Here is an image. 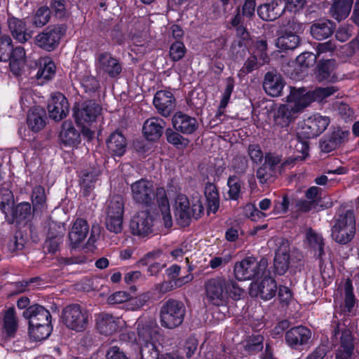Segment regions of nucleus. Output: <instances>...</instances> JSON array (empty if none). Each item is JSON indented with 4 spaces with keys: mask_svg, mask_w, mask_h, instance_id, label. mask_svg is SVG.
Instances as JSON below:
<instances>
[{
    "mask_svg": "<svg viewBox=\"0 0 359 359\" xmlns=\"http://www.w3.org/2000/svg\"><path fill=\"white\" fill-rule=\"evenodd\" d=\"M130 191L133 201L137 203L145 205H150L156 196L164 226L166 228L172 226V219L170 205L165 190L163 188H157L156 193H154L152 182L145 179H140L130 185Z\"/></svg>",
    "mask_w": 359,
    "mask_h": 359,
    "instance_id": "f257e3e1",
    "label": "nucleus"
},
{
    "mask_svg": "<svg viewBox=\"0 0 359 359\" xmlns=\"http://www.w3.org/2000/svg\"><path fill=\"white\" fill-rule=\"evenodd\" d=\"M205 294L208 301L215 306L226 305L229 299L238 300L244 294V290L232 279L215 277L205 284Z\"/></svg>",
    "mask_w": 359,
    "mask_h": 359,
    "instance_id": "f03ea898",
    "label": "nucleus"
},
{
    "mask_svg": "<svg viewBox=\"0 0 359 359\" xmlns=\"http://www.w3.org/2000/svg\"><path fill=\"white\" fill-rule=\"evenodd\" d=\"M90 318L89 311L77 304L66 306L61 314L62 323L66 327L78 332L87 329Z\"/></svg>",
    "mask_w": 359,
    "mask_h": 359,
    "instance_id": "7ed1b4c3",
    "label": "nucleus"
},
{
    "mask_svg": "<svg viewBox=\"0 0 359 359\" xmlns=\"http://www.w3.org/2000/svg\"><path fill=\"white\" fill-rule=\"evenodd\" d=\"M355 220L353 210H346L339 214L332 229V237L339 244H346L354 236Z\"/></svg>",
    "mask_w": 359,
    "mask_h": 359,
    "instance_id": "20e7f679",
    "label": "nucleus"
},
{
    "mask_svg": "<svg viewBox=\"0 0 359 359\" xmlns=\"http://www.w3.org/2000/svg\"><path fill=\"white\" fill-rule=\"evenodd\" d=\"M184 314L185 307L182 302L169 299L161 308V325L168 329H174L182 323Z\"/></svg>",
    "mask_w": 359,
    "mask_h": 359,
    "instance_id": "39448f33",
    "label": "nucleus"
},
{
    "mask_svg": "<svg viewBox=\"0 0 359 359\" xmlns=\"http://www.w3.org/2000/svg\"><path fill=\"white\" fill-rule=\"evenodd\" d=\"M267 265L265 259L258 262L255 257H248L235 264L234 276L238 280H251L263 274Z\"/></svg>",
    "mask_w": 359,
    "mask_h": 359,
    "instance_id": "423d86ee",
    "label": "nucleus"
},
{
    "mask_svg": "<svg viewBox=\"0 0 359 359\" xmlns=\"http://www.w3.org/2000/svg\"><path fill=\"white\" fill-rule=\"evenodd\" d=\"M203 207L200 201L197 199L190 207L188 198L182 194H179L175 198V217L177 222L183 226L189 225L191 217H198L203 212Z\"/></svg>",
    "mask_w": 359,
    "mask_h": 359,
    "instance_id": "0eeeda50",
    "label": "nucleus"
},
{
    "mask_svg": "<svg viewBox=\"0 0 359 359\" xmlns=\"http://www.w3.org/2000/svg\"><path fill=\"white\" fill-rule=\"evenodd\" d=\"M332 340L333 343L339 341L335 359H351L354 350L353 338L351 330L344 325L338 324L332 331Z\"/></svg>",
    "mask_w": 359,
    "mask_h": 359,
    "instance_id": "6e6552de",
    "label": "nucleus"
},
{
    "mask_svg": "<svg viewBox=\"0 0 359 359\" xmlns=\"http://www.w3.org/2000/svg\"><path fill=\"white\" fill-rule=\"evenodd\" d=\"M67 27L65 25L48 26L34 37L35 44L47 51L55 50L59 45L62 37L65 34Z\"/></svg>",
    "mask_w": 359,
    "mask_h": 359,
    "instance_id": "1a4fd4ad",
    "label": "nucleus"
},
{
    "mask_svg": "<svg viewBox=\"0 0 359 359\" xmlns=\"http://www.w3.org/2000/svg\"><path fill=\"white\" fill-rule=\"evenodd\" d=\"M137 342L140 344L156 342L160 336V328L156 320L150 316H140L137 322Z\"/></svg>",
    "mask_w": 359,
    "mask_h": 359,
    "instance_id": "9d476101",
    "label": "nucleus"
},
{
    "mask_svg": "<svg viewBox=\"0 0 359 359\" xmlns=\"http://www.w3.org/2000/svg\"><path fill=\"white\" fill-rule=\"evenodd\" d=\"M102 107L93 100L76 103L73 115L77 125H92L100 114Z\"/></svg>",
    "mask_w": 359,
    "mask_h": 359,
    "instance_id": "9b49d317",
    "label": "nucleus"
},
{
    "mask_svg": "<svg viewBox=\"0 0 359 359\" xmlns=\"http://www.w3.org/2000/svg\"><path fill=\"white\" fill-rule=\"evenodd\" d=\"M154 217L147 211H140L130 220L131 233L137 236L144 238L153 233Z\"/></svg>",
    "mask_w": 359,
    "mask_h": 359,
    "instance_id": "f8f14e48",
    "label": "nucleus"
},
{
    "mask_svg": "<svg viewBox=\"0 0 359 359\" xmlns=\"http://www.w3.org/2000/svg\"><path fill=\"white\" fill-rule=\"evenodd\" d=\"M125 325V321L107 313H101L96 318L97 330L102 334L111 335Z\"/></svg>",
    "mask_w": 359,
    "mask_h": 359,
    "instance_id": "ddd939ff",
    "label": "nucleus"
},
{
    "mask_svg": "<svg viewBox=\"0 0 359 359\" xmlns=\"http://www.w3.org/2000/svg\"><path fill=\"white\" fill-rule=\"evenodd\" d=\"M330 122L328 116L316 114L304 121L303 133L308 138L318 136L327 128Z\"/></svg>",
    "mask_w": 359,
    "mask_h": 359,
    "instance_id": "4468645a",
    "label": "nucleus"
},
{
    "mask_svg": "<svg viewBox=\"0 0 359 359\" xmlns=\"http://www.w3.org/2000/svg\"><path fill=\"white\" fill-rule=\"evenodd\" d=\"M96 69L99 74H107L112 78L117 76L122 70L118 60L108 53H102L97 55Z\"/></svg>",
    "mask_w": 359,
    "mask_h": 359,
    "instance_id": "2eb2a0df",
    "label": "nucleus"
},
{
    "mask_svg": "<svg viewBox=\"0 0 359 359\" xmlns=\"http://www.w3.org/2000/svg\"><path fill=\"white\" fill-rule=\"evenodd\" d=\"M311 334L304 326L294 327L285 333V341L290 348L297 350L309 344Z\"/></svg>",
    "mask_w": 359,
    "mask_h": 359,
    "instance_id": "dca6fc26",
    "label": "nucleus"
},
{
    "mask_svg": "<svg viewBox=\"0 0 359 359\" xmlns=\"http://www.w3.org/2000/svg\"><path fill=\"white\" fill-rule=\"evenodd\" d=\"M49 116L55 121H59L66 117L69 112V104L67 98L60 93L51 95L48 104Z\"/></svg>",
    "mask_w": 359,
    "mask_h": 359,
    "instance_id": "f3484780",
    "label": "nucleus"
},
{
    "mask_svg": "<svg viewBox=\"0 0 359 359\" xmlns=\"http://www.w3.org/2000/svg\"><path fill=\"white\" fill-rule=\"evenodd\" d=\"M153 103L161 116L168 117L174 111L176 100L171 92L159 90L155 94Z\"/></svg>",
    "mask_w": 359,
    "mask_h": 359,
    "instance_id": "a211bd4d",
    "label": "nucleus"
},
{
    "mask_svg": "<svg viewBox=\"0 0 359 359\" xmlns=\"http://www.w3.org/2000/svg\"><path fill=\"white\" fill-rule=\"evenodd\" d=\"M277 292L276 280L269 276H265L259 283L251 285L250 294L259 296L264 300L273 298Z\"/></svg>",
    "mask_w": 359,
    "mask_h": 359,
    "instance_id": "6ab92c4d",
    "label": "nucleus"
},
{
    "mask_svg": "<svg viewBox=\"0 0 359 359\" xmlns=\"http://www.w3.org/2000/svg\"><path fill=\"white\" fill-rule=\"evenodd\" d=\"M22 316L29 320V326H36L41 324H50L51 316L43 306L33 305L24 311Z\"/></svg>",
    "mask_w": 359,
    "mask_h": 359,
    "instance_id": "aec40b11",
    "label": "nucleus"
},
{
    "mask_svg": "<svg viewBox=\"0 0 359 359\" xmlns=\"http://www.w3.org/2000/svg\"><path fill=\"white\" fill-rule=\"evenodd\" d=\"M285 9V1L283 0H273L259 6L257 14L263 20L273 21L279 18Z\"/></svg>",
    "mask_w": 359,
    "mask_h": 359,
    "instance_id": "412c9836",
    "label": "nucleus"
},
{
    "mask_svg": "<svg viewBox=\"0 0 359 359\" xmlns=\"http://www.w3.org/2000/svg\"><path fill=\"white\" fill-rule=\"evenodd\" d=\"M173 128L177 132L185 135L194 133L198 127L197 120L182 112H177L172 118Z\"/></svg>",
    "mask_w": 359,
    "mask_h": 359,
    "instance_id": "4be33fe9",
    "label": "nucleus"
},
{
    "mask_svg": "<svg viewBox=\"0 0 359 359\" xmlns=\"http://www.w3.org/2000/svg\"><path fill=\"white\" fill-rule=\"evenodd\" d=\"M290 243L281 240L274 258V270L278 275H283L288 269L290 261Z\"/></svg>",
    "mask_w": 359,
    "mask_h": 359,
    "instance_id": "5701e85b",
    "label": "nucleus"
},
{
    "mask_svg": "<svg viewBox=\"0 0 359 359\" xmlns=\"http://www.w3.org/2000/svg\"><path fill=\"white\" fill-rule=\"evenodd\" d=\"M285 101L291 104L300 113L309 106L312 102V98H311L309 91H306V89L292 88Z\"/></svg>",
    "mask_w": 359,
    "mask_h": 359,
    "instance_id": "b1692460",
    "label": "nucleus"
},
{
    "mask_svg": "<svg viewBox=\"0 0 359 359\" xmlns=\"http://www.w3.org/2000/svg\"><path fill=\"white\" fill-rule=\"evenodd\" d=\"M299 112L291 105V104L286 102L285 104H281L276 110L273 116L274 122L277 126L285 128L293 121Z\"/></svg>",
    "mask_w": 359,
    "mask_h": 359,
    "instance_id": "393cba45",
    "label": "nucleus"
},
{
    "mask_svg": "<svg viewBox=\"0 0 359 359\" xmlns=\"http://www.w3.org/2000/svg\"><path fill=\"white\" fill-rule=\"evenodd\" d=\"M89 232V226L83 219H77L69 233V240L72 248H76L83 242Z\"/></svg>",
    "mask_w": 359,
    "mask_h": 359,
    "instance_id": "a878e982",
    "label": "nucleus"
},
{
    "mask_svg": "<svg viewBox=\"0 0 359 359\" xmlns=\"http://www.w3.org/2000/svg\"><path fill=\"white\" fill-rule=\"evenodd\" d=\"M165 121L158 117H151L145 121L143 125L144 136L149 141L157 140L163 134Z\"/></svg>",
    "mask_w": 359,
    "mask_h": 359,
    "instance_id": "bb28decb",
    "label": "nucleus"
},
{
    "mask_svg": "<svg viewBox=\"0 0 359 359\" xmlns=\"http://www.w3.org/2000/svg\"><path fill=\"white\" fill-rule=\"evenodd\" d=\"M284 86L285 82L280 74L273 72L265 74L263 88L270 96H280Z\"/></svg>",
    "mask_w": 359,
    "mask_h": 359,
    "instance_id": "cd10ccee",
    "label": "nucleus"
},
{
    "mask_svg": "<svg viewBox=\"0 0 359 359\" xmlns=\"http://www.w3.org/2000/svg\"><path fill=\"white\" fill-rule=\"evenodd\" d=\"M8 26L12 36L18 41L25 43L31 39V34L27 32L26 23L23 20L14 17L9 18Z\"/></svg>",
    "mask_w": 359,
    "mask_h": 359,
    "instance_id": "c85d7f7f",
    "label": "nucleus"
},
{
    "mask_svg": "<svg viewBox=\"0 0 359 359\" xmlns=\"http://www.w3.org/2000/svg\"><path fill=\"white\" fill-rule=\"evenodd\" d=\"M107 148L112 155L121 156L126 150L127 141L123 134L118 132L113 133L107 141Z\"/></svg>",
    "mask_w": 359,
    "mask_h": 359,
    "instance_id": "c756f323",
    "label": "nucleus"
},
{
    "mask_svg": "<svg viewBox=\"0 0 359 359\" xmlns=\"http://www.w3.org/2000/svg\"><path fill=\"white\" fill-rule=\"evenodd\" d=\"M100 174V170L96 167L83 169L80 174V184L83 190V194L88 195L94 187V182Z\"/></svg>",
    "mask_w": 359,
    "mask_h": 359,
    "instance_id": "7c9ffc66",
    "label": "nucleus"
},
{
    "mask_svg": "<svg viewBox=\"0 0 359 359\" xmlns=\"http://www.w3.org/2000/svg\"><path fill=\"white\" fill-rule=\"evenodd\" d=\"M60 138L64 144L68 146H75L80 142V135L70 121L62 123Z\"/></svg>",
    "mask_w": 359,
    "mask_h": 359,
    "instance_id": "2f4dec72",
    "label": "nucleus"
},
{
    "mask_svg": "<svg viewBox=\"0 0 359 359\" xmlns=\"http://www.w3.org/2000/svg\"><path fill=\"white\" fill-rule=\"evenodd\" d=\"M333 23L328 20H319L311 27V34L317 40L328 38L334 32Z\"/></svg>",
    "mask_w": 359,
    "mask_h": 359,
    "instance_id": "473e14b6",
    "label": "nucleus"
},
{
    "mask_svg": "<svg viewBox=\"0 0 359 359\" xmlns=\"http://www.w3.org/2000/svg\"><path fill=\"white\" fill-rule=\"evenodd\" d=\"M353 0H334L330 13L332 18L341 21L348 17L351 12Z\"/></svg>",
    "mask_w": 359,
    "mask_h": 359,
    "instance_id": "72a5a7b5",
    "label": "nucleus"
},
{
    "mask_svg": "<svg viewBox=\"0 0 359 359\" xmlns=\"http://www.w3.org/2000/svg\"><path fill=\"white\" fill-rule=\"evenodd\" d=\"M46 114L43 109L36 107L30 110L27 115V125L32 130L37 132L46 125Z\"/></svg>",
    "mask_w": 359,
    "mask_h": 359,
    "instance_id": "f704fd0d",
    "label": "nucleus"
},
{
    "mask_svg": "<svg viewBox=\"0 0 359 359\" xmlns=\"http://www.w3.org/2000/svg\"><path fill=\"white\" fill-rule=\"evenodd\" d=\"M25 50L22 46H17L11 51L10 67L15 74H18L25 62Z\"/></svg>",
    "mask_w": 359,
    "mask_h": 359,
    "instance_id": "c9c22d12",
    "label": "nucleus"
},
{
    "mask_svg": "<svg viewBox=\"0 0 359 359\" xmlns=\"http://www.w3.org/2000/svg\"><path fill=\"white\" fill-rule=\"evenodd\" d=\"M32 202L33 211L35 212H43L47 209L46 196L45 189L41 186L34 188L32 194Z\"/></svg>",
    "mask_w": 359,
    "mask_h": 359,
    "instance_id": "e433bc0d",
    "label": "nucleus"
},
{
    "mask_svg": "<svg viewBox=\"0 0 359 359\" xmlns=\"http://www.w3.org/2000/svg\"><path fill=\"white\" fill-rule=\"evenodd\" d=\"M299 43L300 39L297 34L285 32L277 39L276 46L283 50H294Z\"/></svg>",
    "mask_w": 359,
    "mask_h": 359,
    "instance_id": "4c0bfd02",
    "label": "nucleus"
},
{
    "mask_svg": "<svg viewBox=\"0 0 359 359\" xmlns=\"http://www.w3.org/2000/svg\"><path fill=\"white\" fill-rule=\"evenodd\" d=\"M55 72V65L50 57H43L39 60V68L36 74L38 79H50Z\"/></svg>",
    "mask_w": 359,
    "mask_h": 359,
    "instance_id": "58836bf2",
    "label": "nucleus"
},
{
    "mask_svg": "<svg viewBox=\"0 0 359 359\" xmlns=\"http://www.w3.org/2000/svg\"><path fill=\"white\" fill-rule=\"evenodd\" d=\"M124 203L121 196H114L107 205L106 217H123Z\"/></svg>",
    "mask_w": 359,
    "mask_h": 359,
    "instance_id": "ea45409f",
    "label": "nucleus"
},
{
    "mask_svg": "<svg viewBox=\"0 0 359 359\" xmlns=\"http://www.w3.org/2000/svg\"><path fill=\"white\" fill-rule=\"evenodd\" d=\"M306 241L309 247L315 251L316 255L321 257L324 245L322 236L310 229L306 231Z\"/></svg>",
    "mask_w": 359,
    "mask_h": 359,
    "instance_id": "a19ab883",
    "label": "nucleus"
},
{
    "mask_svg": "<svg viewBox=\"0 0 359 359\" xmlns=\"http://www.w3.org/2000/svg\"><path fill=\"white\" fill-rule=\"evenodd\" d=\"M344 305L342 311L351 313L356 304V299L353 293L351 281L348 279L344 285Z\"/></svg>",
    "mask_w": 359,
    "mask_h": 359,
    "instance_id": "79ce46f5",
    "label": "nucleus"
},
{
    "mask_svg": "<svg viewBox=\"0 0 359 359\" xmlns=\"http://www.w3.org/2000/svg\"><path fill=\"white\" fill-rule=\"evenodd\" d=\"M335 62L332 60H327L321 62L318 65L317 77L319 81H333L334 76L332 75L334 69Z\"/></svg>",
    "mask_w": 359,
    "mask_h": 359,
    "instance_id": "37998d69",
    "label": "nucleus"
},
{
    "mask_svg": "<svg viewBox=\"0 0 359 359\" xmlns=\"http://www.w3.org/2000/svg\"><path fill=\"white\" fill-rule=\"evenodd\" d=\"M291 143V146L294 144L295 151L297 153H300L302 155L297 156L294 158H288L283 163L284 165H290V163H293L295 161L304 160L308 155L309 144L306 142L299 140V137H295L294 140H292Z\"/></svg>",
    "mask_w": 359,
    "mask_h": 359,
    "instance_id": "c03bdc74",
    "label": "nucleus"
},
{
    "mask_svg": "<svg viewBox=\"0 0 359 359\" xmlns=\"http://www.w3.org/2000/svg\"><path fill=\"white\" fill-rule=\"evenodd\" d=\"M52 326L50 324H41L35 326H29V333L32 338L36 341L46 339L51 333Z\"/></svg>",
    "mask_w": 359,
    "mask_h": 359,
    "instance_id": "a18cd8bd",
    "label": "nucleus"
},
{
    "mask_svg": "<svg viewBox=\"0 0 359 359\" xmlns=\"http://www.w3.org/2000/svg\"><path fill=\"white\" fill-rule=\"evenodd\" d=\"M205 195L209 210L215 212L219 205V194L216 187L212 184L207 185L205 189Z\"/></svg>",
    "mask_w": 359,
    "mask_h": 359,
    "instance_id": "49530a36",
    "label": "nucleus"
},
{
    "mask_svg": "<svg viewBox=\"0 0 359 359\" xmlns=\"http://www.w3.org/2000/svg\"><path fill=\"white\" fill-rule=\"evenodd\" d=\"M4 329L7 336H12L17 329V320L15 309L9 308L5 313L4 318Z\"/></svg>",
    "mask_w": 359,
    "mask_h": 359,
    "instance_id": "de8ad7c7",
    "label": "nucleus"
},
{
    "mask_svg": "<svg viewBox=\"0 0 359 359\" xmlns=\"http://www.w3.org/2000/svg\"><path fill=\"white\" fill-rule=\"evenodd\" d=\"M338 90L335 86H327L325 88H317L312 91H309L312 102H323L330 95Z\"/></svg>",
    "mask_w": 359,
    "mask_h": 359,
    "instance_id": "09e8293b",
    "label": "nucleus"
},
{
    "mask_svg": "<svg viewBox=\"0 0 359 359\" xmlns=\"http://www.w3.org/2000/svg\"><path fill=\"white\" fill-rule=\"evenodd\" d=\"M13 203L14 199L11 191L8 189H1L0 190V209L5 215L12 210Z\"/></svg>",
    "mask_w": 359,
    "mask_h": 359,
    "instance_id": "8fccbe9b",
    "label": "nucleus"
},
{
    "mask_svg": "<svg viewBox=\"0 0 359 359\" xmlns=\"http://www.w3.org/2000/svg\"><path fill=\"white\" fill-rule=\"evenodd\" d=\"M49 9L50 13L60 19L65 18L69 15L67 4L65 0H52Z\"/></svg>",
    "mask_w": 359,
    "mask_h": 359,
    "instance_id": "3c124183",
    "label": "nucleus"
},
{
    "mask_svg": "<svg viewBox=\"0 0 359 359\" xmlns=\"http://www.w3.org/2000/svg\"><path fill=\"white\" fill-rule=\"evenodd\" d=\"M228 196L230 199L237 200L241 192L242 182L236 176H230L228 179Z\"/></svg>",
    "mask_w": 359,
    "mask_h": 359,
    "instance_id": "603ef678",
    "label": "nucleus"
},
{
    "mask_svg": "<svg viewBox=\"0 0 359 359\" xmlns=\"http://www.w3.org/2000/svg\"><path fill=\"white\" fill-rule=\"evenodd\" d=\"M50 11L48 7H41L36 12L32 19L33 25L41 27L50 20Z\"/></svg>",
    "mask_w": 359,
    "mask_h": 359,
    "instance_id": "864d4df0",
    "label": "nucleus"
},
{
    "mask_svg": "<svg viewBox=\"0 0 359 359\" xmlns=\"http://www.w3.org/2000/svg\"><path fill=\"white\" fill-rule=\"evenodd\" d=\"M13 50L12 40L9 36L3 35L0 38V61L6 62L11 57Z\"/></svg>",
    "mask_w": 359,
    "mask_h": 359,
    "instance_id": "5fc2aeb1",
    "label": "nucleus"
},
{
    "mask_svg": "<svg viewBox=\"0 0 359 359\" xmlns=\"http://www.w3.org/2000/svg\"><path fill=\"white\" fill-rule=\"evenodd\" d=\"M140 353L142 359H158V351L156 349L155 342H150L143 344H140Z\"/></svg>",
    "mask_w": 359,
    "mask_h": 359,
    "instance_id": "6e6d98bb",
    "label": "nucleus"
},
{
    "mask_svg": "<svg viewBox=\"0 0 359 359\" xmlns=\"http://www.w3.org/2000/svg\"><path fill=\"white\" fill-rule=\"evenodd\" d=\"M123 217H110L105 218V226L114 233H120L123 230Z\"/></svg>",
    "mask_w": 359,
    "mask_h": 359,
    "instance_id": "4d7b16f0",
    "label": "nucleus"
},
{
    "mask_svg": "<svg viewBox=\"0 0 359 359\" xmlns=\"http://www.w3.org/2000/svg\"><path fill=\"white\" fill-rule=\"evenodd\" d=\"M186 48L184 43L177 41L173 43L170 48L169 55L173 61H179L185 55Z\"/></svg>",
    "mask_w": 359,
    "mask_h": 359,
    "instance_id": "13d9d810",
    "label": "nucleus"
},
{
    "mask_svg": "<svg viewBox=\"0 0 359 359\" xmlns=\"http://www.w3.org/2000/svg\"><path fill=\"white\" fill-rule=\"evenodd\" d=\"M349 135L350 133L348 130L337 128L332 133L330 137L332 140L334 144L339 147L348 141Z\"/></svg>",
    "mask_w": 359,
    "mask_h": 359,
    "instance_id": "bf43d9fd",
    "label": "nucleus"
},
{
    "mask_svg": "<svg viewBox=\"0 0 359 359\" xmlns=\"http://www.w3.org/2000/svg\"><path fill=\"white\" fill-rule=\"evenodd\" d=\"M31 215V205L28 202H22L19 203L15 208L13 216L19 219L22 220L27 219Z\"/></svg>",
    "mask_w": 359,
    "mask_h": 359,
    "instance_id": "052dcab7",
    "label": "nucleus"
},
{
    "mask_svg": "<svg viewBox=\"0 0 359 359\" xmlns=\"http://www.w3.org/2000/svg\"><path fill=\"white\" fill-rule=\"evenodd\" d=\"M232 259L230 253H222L220 256L212 257L209 261L208 265L212 269L226 266Z\"/></svg>",
    "mask_w": 359,
    "mask_h": 359,
    "instance_id": "680f3d73",
    "label": "nucleus"
},
{
    "mask_svg": "<svg viewBox=\"0 0 359 359\" xmlns=\"http://www.w3.org/2000/svg\"><path fill=\"white\" fill-rule=\"evenodd\" d=\"M254 54L259 57V60H262V64L268 62L269 57L266 54L267 43L266 40L261 39L255 42Z\"/></svg>",
    "mask_w": 359,
    "mask_h": 359,
    "instance_id": "e2e57ef3",
    "label": "nucleus"
},
{
    "mask_svg": "<svg viewBox=\"0 0 359 359\" xmlns=\"http://www.w3.org/2000/svg\"><path fill=\"white\" fill-rule=\"evenodd\" d=\"M234 88V82L233 79L231 77H229L226 79V88L224 89V91L223 93L220 104H219V109H224L228 104L230 97L231 95V93L233 92Z\"/></svg>",
    "mask_w": 359,
    "mask_h": 359,
    "instance_id": "0e129e2a",
    "label": "nucleus"
},
{
    "mask_svg": "<svg viewBox=\"0 0 359 359\" xmlns=\"http://www.w3.org/2000/svg\"><path fill=\"white\" fill-rule=\"evenodd\" d=\"M248 154L250 160L256 164L260 163L264 158V153L259 144H250L248 147Z\"/></svg>",
    "mask_w": 359,
    "mask_h": 359,
    "instance_id": "69168bd1",
    "label": "nucleus"
},
{
    "mask_svg": "<svg viewBox=\"0 0 359 359\" xmlns=\"http://www.w3.org/2000/svg\"><path fill=\"white\" fill-rule=\"evenodd\" d=\"M276 174V172H273L264 164L260 166L256 173L257 178L261 184L266 183L272 176Z\"/></svg>",
    "mask_w": 359,
    "mask_h": 359,
    "instance_id": "338daca9",
    "label": "nucleus"
},
{
    "mask_svg": "<svg viewBox=\"0 0 359 359\" xmlns=\"http://www.w3.org/2000/svg\"><path fill=\"white\" fill-rule=\"evenodd\" d=\"M81 84L86 92H94L99 87L98 81L93 76H85L81 79Z\"/></svg>",
    "mask_w": 359,
    "mask_h": 359,
    "instance_id": "774afa93",
    "label": "nucleus"
}]
</instances>
